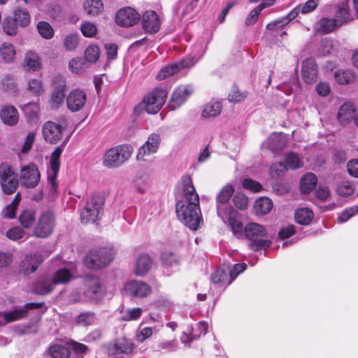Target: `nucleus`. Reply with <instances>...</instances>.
Segmentation results:
<instances>
[{
  "mask_svg": "<svg viewBox=\"0 0 358 358\" xmlns=\"http://www.w3.org/2000/svg\"><path fill=\"white\" fill-rule=\"evenodd\" d=\"M14 19L21 26H27L30 22V15L25 9L17 8L14 11Z\"/></svg>",
  "mask_w": 358,
  "mask_h": 358,
  "instance_id": "obj_47",
  "label": "nucleus"
},
{
  "mask_svg": "<svg viewBox=\"0 0 358 358\" xmlns=\"http://www.w3.org/2000/svg\"><path fill=\"white\" fill-rule=\"evenodd\" d=\"M334 50L333 40L329 37L324 38L321 40L318 49L319 54L322 56H326Z\"/></svg>",
  "mask_w": 358,
  "mask_h": 358,
  "instance_id": "obj_50",
  "label": "nucleus"
},
{
  "mask_svg": "<svg viewBox=\"0 0 358 358\" xmlns=\"http://www.w3.org/2000/svg\"><path fill=\"white\" fill-rule=\"evenodd\" d=\"M4 31L9 36H15L17 34V24L15 19L11 17H6L3 21Z\"/></svg>",
  "mask_w": 358,
  "mask_h": 358,
  "instance_id": "obj_52",
  "label": "nucleus"
},
{
  "mask_svg": "<svg viewBox=\"0 0 358 358\" xmlns=\"http://www.w3.org/2000/svg\"><path fill=\"white\" fill-rule=\"evenodd\" d=\"M41 175L36 164H29L22 167L20 179L24 186L34 188L38 184Z\"/></svg>",
  "mask_w": 358,
  "mask_h": 358,
  "instance_id": "obj_16",
  "label": "nucleus"
},
{
  "mask_svg": "<svg viewBox=\"0 0 358 358\" xmlns=\"http://www.w3.org/2000/svg\"><path fill=\"white\" fill-rule=\"evenodd\" d=\"M35 211L31 209L23 210L19 215V220L25 229L31 228L35 223Z\"/></svg>",
  "mask_w": 358,
  "mask_h": 358,
  "instance_id": "obj_39",
  "label": "nucleus"
},
{
  "mask_svg": "<svg viewBox=\"0 0 358 358\" xmlns=\"http://www.w3.org/2000/svg\"><path fill=\"white\" fill-rule=\"evenodd\" d=\"M28 90L32 94L39 96L43 91L41 79H31L28 83Z\"/></svg>",
  "mask_w": 358,
  "mask_h": 358,
  "instance_id": "obj_56",
  "label": "nucleus"
},
{
  "mask_svg": "<svg viewBox=\"0 0 358 358\" xmlns=\"http://www.w3.org/2000/svg\"><path fill=\"white\" fill-rule=\"evenodd\" d=\"M80 30L83 36L85 37H93L97 33L96 26L92 22H84L80 27Z\"/></svg>",
  "mask_w": 358,
  "mask_h": 358,
  "instance_id": "obj_62",
  "label": "nucleus"
},
{
  "mask_svg": "<svg viewBox=\"0 0 358 358\" xmlns=\"http://www.w3.org/2000/svg\"><path fill=\"white\" fill-rule=\"evenodd\" d=\"M85 55L87 62L94 63L99 57V48L96 45H90L86 48Z\"/></svg>",
  "mask_w": 358,
  "mask_h": 358,
  "instance_id": "obj_54",
  "label": "nucleus"
},
{
  "mask_svg": "<svg viewBox=\"0 0 358 358\" xmlns=\"http://www.w3.org/2000/svg\"><path fill=\"white\" fill-rule=\"evenodd\" d=\"M162 138L157 133H152L149 135L147 141L139 148L136 159L138 161H145L146 157L152 155L158 151L161 143Z\"/></svg>",
  "mask_w": 358,
  "mask_h": 358,
  "instance_id": "obj_14",
  "label": "nucleus"
},
{
  "mask_svg": "<svg viewBox=\"0 0 358 358\" xmlns=\"http://www.w3.org/2000/svg\"><path fill=\"white\" fill-rule=\"evenodd\" d=\"M73 278L72 273L66 268H60L55 271L52 275H43L40 277L34 286V292L39 295L48 294L58 284L69 282Z\"/></svg>",
  "mask_w": 358,
  "mask_h": 358,
  "instance_id": "obj_3",
  "label": "nucleus"
},
{
  "mask_svg": "<svg viewBox=\"0 0 358 358\" xmlns=\"http://www.w3.org/2000/svg\"><path fill=\"white\" fill-rule=\"evenodd\" d=\"M41 306V303H28L25 305L24 308L15 309L12 311L4 313L3 316L7 322H11L24 317L27 314V310L38 308Z\"/></svg>",
  "mask_w": 358,
  "mask_h": 358,
  "instance_id": "obj_28",
  "label": "nucleus"
},
{
  "mask_svg": "<svg viewBox=\"0 0 358 358\" xmlns=\"http://www.w3.org/2000/svg\"><path fill=\"white\" fill-rule=\"evenodd\" d=\"M233 202L236 208L243 210L248 207V199L243 194L238 193L233 197Z\"/></svg>",
  "mask_w": 358,
  "mask_h": 358,
  "instance_id": "obj_60",
  "label": "nucleus"
},
{
  "mask_svg": "<svg viewBox=\"0 0 358 358\" xmlns=\"http://www.w3.org/2000/svg\"><path fill=\"white\" fill-rule=\"evenodd\" d=\"M294 217L296 222L299 224L308 225L313 217V213L308 208H301L296 210Z\"/></svg>",
  "mask_w": 358,
  "mask_h": 358,
  "instance_id": "obj_35",
  "label": "nucleus"
},
{
  "mask_svg": "<svg viewBox=\"0 0 358 358\" xmlns=\"http://www.w3.org/2000/svg\"><path fill=\"white\" fill-rule=\"evenodd\" d=\"M358 213V206H354L343 210L337 217L338 223H343L350 220L352 216Z\"/></svg>",
  "mask_w": 358,
  "mask_h": 358,
  "instance_id": "obj_51",
  "label": "nucleus"
},
{
  "mask_svg": "<svg viewBox=\"0 0 358 358\" xmlns=\"http://www.w3.org/2000/svg\"><path fill=\"white\" fill-rule=\"evenodd\" d=\"M320 0H308L303 6H298L296 8H299V13L306 15L315 10Z\"/></svg>",
  "mask_w": 358,
  "mask_h": 358,
  "instance_id": "obj_59",
  "label": "nucleus"
},
{
  "mask_svg": "<svg viewBox=\"0 0 358 358\" xmlns=\"http://www.w3.org/2000/svg\"><path fill=\"white\" fill-rule=\"evenodd\" d=\"M142 312L141 308H128L123 313L122 320L124 321L135 320L141 317Z\"/></svg>",
  "mask_w": 358,
  "mask_h": 358,
  "instance_id": "obj_57",
  "label": "nucleus"
},
{
  "mask_svg": "<svg viewBox=\"0 0 358 358\" xmlns=\"http://www.w3.org/2000/svg\"><path fill=\"white\" fill-rule=\"evenodd\" d=\"M24 66L29 70H38L41 67V62L38 55L31 51L27 52L24 59Z\"/></svg>",
  "mask_w": 358,
  "mask_h": 358,
  "instance_id": "obj_36",
  "label": "nucleus"
},
{
  "mask_svg": "<svg viewBox=\"0 0 358 358\" xmlns=\"http://www.w3.org/2000/svg\"><path fill=\"white\" fill-rule=\"evenodd\" d=\"M338 27L334 19L322 18L316 24V29L322 33H329Z\"/></svg>",
  "mask_w": 358,
  "mask_h": 358,
  "instance_id": "obj_40",
  "label": "nucleus"
},
{
  "mask_svg": "<svg viewBox=\"0 0 358 358\" xmlns=\"http://www.w3.org/2000/svg\"><path fill=\"white\" fill-rule=\"evenodd\" d=\"M208 324L206 322H201L196 323L192 329L193 338H199L201 335L206 334L207 332Z\"/></svg>",
  "mask_w": 358,
  "mask_h": 358,
  "instance_id": "obj_63",
  "label": "nucleus"
},
{
  "mask_svg": "<svg viewBox=\"0 0 358 358\" xmlns=\"http://www.w3.org/2000/svg\"><path fill=\"white\" fill-rule=\"evenodd\" d=\"M37 29L40 35L45 38L50 39L54 36V30L52 26L47 22L41 21L37 24Z\"/></svg>",
  "mask_w": 358,
  "mask_h": 358,
  "instance_id": "obj_49",
  "label": "nucleus"
},
{
  "mask_svg": "<svg viewBox=\"0 0 358 358\" xmlns=\"http://www.w3.org/2000/svg\"><path fill=\"white\" fill-rule=\"evenodd\" d=\"M133 152L132 147L129 145H120L108 150L103 160L106 167H118L128 160Z\"/></svg>",
  "mask_w": 358,
  "mask_h": 358,
  "instance_id": "obj_6",
  "label": "nucleus"
},
{
  "mask_svg": "<svg viewBox=\"0 0 358 358\" xmlns=\"http://www.w3.org/2000/svg\"><path fill=\"white\" fill-rule=\"evenodd\" d=\"M194 92V87L192 85L186 84L178 86L173 92L169 103L171 110H176L180 108L189 97Z\"/></svg>",
  "mask_w": 358,
  "mask_h": 358,
  "instance_id": "obj_15",
  "label": "nucleus"
},
{
  "mask_svg": "<svg viewBox=\"0 0 358 358\" xmlns=\"http://www.w3.org/2000/svg\"><path fill=\"white\" fill-rule=\"evenodd\" d=\"M179 261L180 259L178 256L171 251H164L161 254L162 264L166 267L178 266Z\"/></svg>",
  "mask_w": 358,
  "mask_h": 358,
  "instance_id": "obj_45",
  "label": "nucleus"
},
{
  "mask_svg": "<svg viewBox=\"0 0 358 358\" xmlns=\"http://www.w3.org/2000/svg\"><path fill=\"white\" fill-rule=\"evenodd\" d=\"M245 97V93L240 92L236 87H234L228 95V100L230 102L237 103L244 100Z\"/></svg>",
  "mask_w": 358,
  "mask_h": 358,
  "instance_id": "obj_64",
  "label": "nucleus"
},
{
  "mask_svg": "<svg viewBox=\"0 0 358 358\" xmlns=\"http://www.w3.org/2000/svg\"><path fill=\"white\" fill-rule=\"evenodd\" d=\"M142 27L147 33H157L161 27V20L158 14L151 10L145 11L141 17Z\"/></svg>",
  "mask_w": 358,
  "mask_h": 358,
  "instance_id": "obj_21",
  "label": "nucleus"
},
{
  "mask_svg": "<svg viewBox=\"0 0 358 358\" xmlns=\"http://www.w3.org/2000/svg\"><path fill=\"white\" fill-rule=\"evenodd\" d=\"M63 131L64 128L62 125L48 121L43 124L42 134L45 141L55 144L61 140Z\"/></svg>",
  "mask_w": 358,
  "mask_h": 358,
  "instance_id": "obj_19",
  "label": "nucleus"
},
{
  "mask_svg": "<svg viewBox=\"0 0 358 358\" xmlns=\"http://www.w3.org/2000/svg\"><path fill=\"white\" fill-rule=\"evenodd\" d=\"M245 235L250 241V247L255 251L269 248L271 244L270 240L266 239V230L264 226L251 222L248 223L244 229Z\"/></svg>",
  "mask_w": 358,
  "mask_h": 358,
  "instance_id": "obj_5",
  "label": "nucleus"
},
{
  "mask_svg": "<svg viewBox=\"0 0 358 358\" xmlns=\"http://www.w3.org/2000/svg\"><path fill=\"white\" fill-rule=\"evenodd\" d=\"M113 259L111 250L107 248L93 249L84 259L85 265L91 269H100L106 266Z\"/></svg>",
  "mask_w": 358,
  "mask_h": 358,
  "instance_id": "obj_8",
  "label": "nucleus"
},
{
  "mask_svg": "<svg viewBox=\"0 0 358 358\" xmlns=\"http://www.w3.org/2000/svg\"><path fill=\"white\" fill-rule=\"evenodd\" d=\"M25 236V231L20 227H14L9 229L6 232V236L10 240L16 241Z\"/></svg>",
  "mask_w": 358,
  "mask_h": 358,
  "instance_id": "obj_58",
  "label": "nucleus"
},
{
  "mask_svg": "<svg viewBox=\"0 0 358 358\" xmlns=\"http://www.w3.org/2000/svg\"><path fill=\"white\" fill-rule=\"evenodd\" d=\"M222 108L220 101H211L204 106L201 115L204 118L215 117L220 114Z\"/></svg>",
  "mask_w": 358,
  "mask_h": 358,
  "instance_id": "obj_32",
  "label": "nucleus"
},
{
  "mask_svg": "<svg viewBox=\"0 0 358 358\" xmlns=\"http://www.w3.org/2000/svg\"><path fill=\"white\" fill-rule=\"evenodd\" d=\"M86 102V94L84 91L76 89L72 90L66 98L68 108L72 112L81 110Z\"/></svg>",
  "mask_w": 358,
  "mask_h": 358,
  "instance_id": "obj_22",
  "label": "nucleus"
},
{
  "mask_svg": "<svg viewBox=\"0 0 358 358\" xmlns=\"http://www.w3.org/2000/svg\"><path fill=\"white\" fill-rule=\"evenodd\" d=\"M0 185L6 194L14 193L18 186L17 175L7 164H0Z\"/></svg>",
  "mask_w": 358,
  "mask_h": 358,
  "instance_id": "obj_11",
  "label": "nucleus"
},
{
  "mask_svg": "<svg viewBox=\"0 0 358 358\" xmlns=\"http://www.w3.org/2000/svg\"><path fill=\"white\" fill-rule=\"evenodd\" d=\"M317 182L316 175L313 173H307L301 179V189L304 193H309L315 188Z\"/></svg>",
  "mask_w": 358,
  "mask_h": 358,
  "instance_id": "obj_33",
  "label": "nucleus"
},
{
  "mask_svg": "<svg viewBox=\"0 0 358 358\" xmlns=\"http://www.w3.org/2000/svg\"><path fill=\"white\" fill-rule=\"evenodd\" d=\"M85 289L84 294L88 300H98L100 297L101 281L93 275H87L84 278Z\"/></svg>",
  "mask_w": 358,
  "mask_h": 358,
  "instance_id": "obj_20",
  "label": "nucleus"
},
{
  "mask_svg": "<svg viewBox=\"0 0 358 358\" xmlns=\"http://www.w3.org/2000/svg\"><path fill=\"white\" fill-rule=\"evenodd\" d=\"M185 199L176 203V213L179 220L192 230H196L201 222L199 197L195 192L192 178L186 176L183 178Z\"/></svg>",
  "mask_w": 358,
  "mask_h": 358,
  "instance_id": "obj_1",
  "label": "nucleus"
},
{
  "mask_svg": "<svg viewBox=\"0 0 358 358\" xmlns=\"http://www.w3.org/2000/svg\"><path fill=\"white\" fill-rule=\"evenodd\" d=\"M157 347L159 348V350L164 352H175L178 349V345L176 339L159 342Z\"/></svg>",
  "mask_w": 358,
  "mask_h": 358,
  "instance_id": "obj_55",
  "label": "nucleus"
},
{
  "mask_svg": "<svg viewBox=\"0 0 358 358\" xmlns=\"http://www.w3.org/2000/svg\"><path fill=\"white\" fill-rule=\"evenodd\" d=\"M299 13V8H294L287 15L268 23L266 26V29L268 30H277L278 29H281L295 19Z\"/></svg>",
  "mask_w": 358,
  "mask_h": 358,
  "instance_id": "obj_31",
  "label": "nucleus"
},
{
  "mask_svg": "<svg viewBox=\"0 0 358 358\" xmlns=\"http://www.w3.org/2000/svg\"><path fill=\"white\" fill-rule=\"evenodd\" d=\"M234 192V188L230 184L226 185L221 189L216 197L217 214L224 222H228L234 234L241 235L243 227L239 219V213L229 206V201Z\"/></svg>",
  "mask_w": 358,
  "mask_h": 358,
  "instance_id": "obj_2",
  "label": "nucleus"
},
{
  "mask_svg": "<svg viewBox=\"0 0 358 358\" xmlns=\"http://www.w3.org/2000/svg\"><path fill=\"white\" fill-rule=\"evenodd\" d=\"M355 116V109L350 103H344L338 109L337 120L341 124L350 123Z\"/></svg>",
  "mask_w": 358,
  "mask_h": 358,
  "instance_id": "obj_29",
  "label": "nucleus"
},
{
  "mask_svg": "<svg viewBox=\"0 0 358 358\" xmlns=\"http://www.w3.org/2000/svg\"><path fill=\"white\" fill-rule=\"evenodd\" d=\"M302 78L306 83H315L317 78V66L311 58L306 59L303 62L301 68Z\"/></svg>",
  "mask_w": 358,
  "mask_h": 358,
  "instance_id": "obj_26",
  "label": "nucleus"
},
{
  "mask_svg": "<svg viewBox=\"0 0 358 358\" xmlns=\"http://www.w3.org/2000/svg\"><path fill=\"white\" fill-rule=\"evenodd\" d=\"M273 207L272 201L268 197H262L256 200L254 209L257 215L268 213Z\"/></svg>",
  "mask_w": 358,
  "mask_h": 358,
  "instance_id": "obj_34",
  "label": "nucleus"
},
{
  "mask_svg": "<svg viewBox=\"0 0 358 358\" xmlns=\"http://www.w3.org/2000/svg\"><path fill=\"white\" fill-rule=\"evenodd\" d=\"M49 354L52 358H68L70 351L67 347L55 344L49 348Z\"/></svg>",
  "mask_w": 358,
  "mask_h": 358,
  "instance_id": "obj_46",
  "label": "nucleus"
},
{
  "mask_svg": "<svg viewBox=\"0 0 358 358\" xmlns=\"http://www.w3.org/2000/svg\"><path fill=\"white\" fill-rule=\"evenodd\" d=\"M153 262L150 256L146 253L138 255L134 264V273L137 276H144L152 268Z\"/></svg>",
  "mask_w": 358,
  "mask_h": 358,
  "instance_id": "obj_23",
  "label": "nucleus"
},
{
  "mask_svg": "<svg viewBox=\"0 0 358 358\" xmlns=\"http://www.w3.org/2000/svg\"><path fill=\"white\" fill-rule=\"evenodd\" d=\"M285 166L290 169H297L303 166V162L299 155L293 152L287 153L285 156Z\"/></svg>",
  "mask_w": 358,
  "mask_h": 358,
  "instance_id": "obj_44",
  "label": "nucleus"
},
{
  "mask_svg": "<svg viewBox=\"0 0 358 358\" xmlns=\"http://www.w3.org/2000/svg\"><path fill=\"white\" fill-rule=\"evenodd\" d=\"M126 294L131 297L145 298L152 293V287L141 280H131L124 285Z\"/></svg>",
  "mask_w": 358,
  "mask_h": 358,
  "instance_id": "obj_18",
  "label": "nucleus"
},
{
  "mask_svg": "<svg viewBox=\"0 0 358 358\" xmlns=\"http://www.w3.org/2000/svg\"><path fill=\"white\" fill-rule=\"evenodd\" d=\"M195 49L196 50H194V55L186 57L179 62L173 63L163 67L157 73V79L159 80H164L182 69L193 66L201 58L206 50L205 47L201 43L196 45Z\"/></svg>",
  "mask_w": 358,
  "mask_h": 358,
  "instance_id": "obj_4",
  "label": "nucleus"
},
{
  "mask_svg": "<svg viewBox=\"0 0 358 358\" xmlns=\"http://www.w3.org/2000/svg\"><path fill=\"white\" fill-rule=\"evenodd\" d=\"M287 142V138L284 134L274 132L263 143V146L275 153L285 148Z\"/></svg>",
  "mask_w": 358,
  "mask_h": 358,
  "instance_id": "obj_24",
  "label": "nucleus"
},
{
  "mask_svg": "<svg viewBox=\"0 0 358 358\" xmlns=\"http://www.w3.org/2000/svg\"><path fill=\"white\" fill-rule=\"evenodd\" d=\"M0 54L5 62L10 63L15 59V50L12 44L4 43L0 48Z\"/></svg>",
  "mask_w": 358,
  "mask_h": 358,
  "instance_id": "obj_42",
  "label": "nucleus"
},
{
  "mask_svg": "<svg viewBox=\"0 0 358 358\" xmlns=\"http://www.w3.org/2000/svg\"><path fill=\"white\" fill-rule=\"evenodd\" d=\"M42 261L41 257L38 255H27L20 263V271L24 275H29L38 269Z\"/></svg>",
  "mask_w": 358,
  "mask_h": 358,
  "instance_id": "obj_25",
  "label": "nucleus"
},
{
  "mask_svg": "<svg viewBox=\"0 0 358 358\" xmlns=\"http://www.w3.org/2000/svg\"><path fill=\"white\" fill-rule=\"evenodd\" d=\"M65 92L52 91L50 103L52 108H58L63 103Z\"/></svg>",
  "mask_w": 358,
  "mask_h": 358,
  "instance_id": "obj_61",
  "label": "nucleus"
},
{
  "mask_svg": "<svg viewBox=\"0 0 358 358\" xmlns=\"http://www.w3.org/2000/svg\"><path fill=\"white\" fill-rule=\"evenodd\" d=\"M84 8L87 15L94 16L102 12L103 5L101 0H86Z\"/></svg>",
  "mask_w": 358,
  "mask_h": 358,
  "instance_id": "obj_37",
  "label": "nucleus"
},
{
  "mask_svg": "<svg viewBox=\"0 0 358 358\" xmlns=\"http://www.w3.org/2000/svg\"><path fill=\"white\" fill-rule=\"evenodd\" d=\"M66 87V83L64 76L58 74L54 76L52 81V91L65 92Z\"/></svg>",
  "mask_w": 358,
  "mask_h": 358,
  "instance_id": "obj_53",
  "label": "nucleus"
},
{
  "mask_svg": "<svg viewBox=\"0 0 358 358\" xmlns=\"http://www.w3.org/2000/svg\"><path fill=\"white\" fill-rule=\"evenodd\" d=\"M334 78L338 83L346 85L355 80V74L352 70H339L335 72Z\"/></svg>",
  "mask_w": 358,
  "mask_h": 358,
  "instance_id": "obj_38",
  "label": "nucleus"
},
{
  "mask_svg": "<svg viewBox=\"0 0 358 358\" xmlns=\"http://www.w3.org/2000/svg\"><path fill=\"white\" fill-rule=\"evenodd\" d=\"M336 192L338 196L347 197L354 193L355 188L349 181H343L338 185Z\"/></svg>",
  "mask_w": 358,
  "mask_h": 358,
  "instance_id": "obj_48",
  "label": "nucleus"
},
{
  "mask_svg": "<svg viewBox=\"0 0 358 358\" xmlns=\"http://www.w3.org/2000/svg\"><path fill=\"white\" fill-rule=\"evenodd\" d=\"M104 199L99 195H93L87 201L85 208L80 212L82 222H95L103 213Z\"/></svg>",
  "mask_w": 358,
  "mask_h": 358,
  "instance_id": "obj_7",
  "label": "nucleus"
},
{
  "mask_svg": "<svg viewBox=\"0 0 358 358\" xmlns=\"http://www.w3.org/2000/svg\"><path fill=\"white\" fill-rule=\"evenodd\" d=\"M211 280L215 288L220 291L224 289L231 282V278L229 273L228 274L226 271L220 268L216 270L211 275Z\"/></svg>",
  "mask_w": 358,
  "mask_h": 358,
  "instance_id": "obj_30",
  "label": "nucleus"
},
{
  "mask_svg": "<svg viewBox=\"0 0 358 358\" xmlns=\"http://www.w3.org/2000/svg\"><path fill=\"white\" fill-rule=\"evenodd\" d=\"M0 119L6 125L14 126L18 122L19 114L14 106L4 105L0 110Z\"/></svg>",
  "mask_w": 358,
  "mask_h": 358,
  "instance_id": "obj_27",
  "label": "nucleus"
},
{
  "mask_svg": "<svg viewBox=\"0 0 358 358\" xmlns=\"http://www.w3.org/2000/svg\"><path fill=\"white\" fill-rule=\"evenodd\" d=\"M55 227V216L50 210L43 212L34 229L33 236L37 238H45L53 232Z\"/></svg>",
  "mask_w": 358,
  "mask_h": 358,
  "instance_id": "obj_9",
  "label": "nucleus"
},
{
  "mask_svg": "<svg viewBox=\"0 0 358 358\" xmlns=\"http://www.w3.org/2000/svg\"><path fill=\"white\" fill-rule=\"evenodd\" d=\"M167 92L162 88H155L143 99L146 111L150 114L157 113L166 101Z\"/></svg>",
  "mask_w": 358,
  "mask_h": 358,
  "instance_id": "obj_10",
  "label": "nucleus"
},
{
  "mask_svg": "<svg viewBox=\"0 0 358 358\" xmlns=\"http://www.w3.org/2000/svg\"><path fill=\"white\" fill-rule=\"evenodd\" d=\"M140 14L131 7L120 9L115 15L116 23L122 27H131L136 24L140 20Z\"/></svg>",
  "mask_w": 358,
  "mask_h": 358,
  "instance_id": "obj_17",
  "label": "nucleus"
},
{
  "mask_svg": "<svg viewBox=\"0 0 358 358\" xmlns=\"http://www.w3.org/2000/svg\"><path fill=\"white\" fill-rule=\"evenodd\" d=\"M136 348L134 343L126 338H120L108 345V352L114 358H124L123 355H131Z\"/></svg>",
  "mask_w": 358,
  "mask_h": 358,
  "instance_id": "obj_13",
  "label": "nucleus"
},
{
  "mask_svg": "<svg viewBox=\"0 0 358 358\" xmlns=\"http://www.w3.org/2000/svg\"><path fill=\"white\" fill-rule=\"evenodd\" d=\"M338 24L341 26L350 19V13L348 3H343L337 8L334 18Z\"/></svg>",
  "mask_w": 358,
  "mask_h": 358,
  "instance_id": "obj_41",
  "label": "nucleus"
},
{
  "mask_svg": "<svg viewBox=\"0 0 358 358\" xmlns=\"http://www.w3.org/2000/svg\"><path fill=\"white\" fill-rule=\"evenodd\" d=\"M62 152V150L60 147H57L52 152L50 159V168L47 171L49 192L52 195L55 194L57 190V177L59 170V157Z\"/></svg>",
  "mask_w": 358,
  "mask_h": 358,
  "instance_id": "obj_12",
  "label": "nucleus"
},
{
  "mask_svg": "<svg viewBox=\"0 0 358 358\" xmlns=\"http://www.w3.org/2000/svg\"><path fill=\"white\" fill-rule=\"evenodd\" d=\"M22 110L31 122H37L38 120V113L39 112V106L37 103H27L23 106Z\"/></svg>",
  "mask_w": 358,
  "mask_h": 358,
  "instance_id": "obj_43",
  "label": "nucleus"
}]
</instances>
